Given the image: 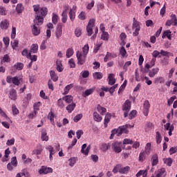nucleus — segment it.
Instances as JSON below:
<instances>
[{"instance_id": "nucleus-51", "label": "nucleus", "mask_w": 177, "mask_h": 177, "mask_svg": "<svg viewBox=\"0 0 177 177\" xmlns=\"http://www.w3.org/2000/svg\"><path fill=\"white\" fill-rule=\"evenodd\" d=\"M101 39H102L103 41H109V32H102Z\"/></svg>"}, {"instance_id": "nucleus-37", "label": "nucleus", "mask_w": 177, "mask_h": 177, "mask_svg": "<svg viewBox=\"0 0 177 177\" xmlns=\"http://www.w3.org/2000/svg\"><path fill=\"white\" fill-rule=\"evenodd\" d=\"M154 129V125L153 124V123L148 122H147L146 125H145V131H150L151 129Z\"/></svg>"}, {"instance_id": "nucleus-55", "label": "nucleus", "mask_w": 177, "mask_h": 177, "mask_svg": "<svg viewBox=\"0 0 177 177\" xmlns=\"http://www.w3.org/2000/svg\"><path fill=\"white\" fill-rule=\"evenodd\" d=\"M142 175H147V170H140L136 175V177H140Z\"/></svg>"}, {"instance_id": "nucleus-34", "label": "nucleus", "mask_w": 177, "mask_h": 177, "mask_svg": "<svg viewBox=\"0 0 177 177\" xmlns=\"http://www.w3.org/2000/svg\"><path fill=\"white\" fill-rule=\"evenodd\" d=\"M156 140L158 145H160V143H161V141L162 140L161 133H160L158 131L156 133Z\"/></svg>"}, {"instance_id": "nucleus-5", "label": "nucleus", "mask_w": 177, "mask_h": 177, "mask_svg": "<svg viewBox=\"0 0 177 177\" xmlns=\"http://www.w3.org/2000/svg\"><path fill=\"white\" fill-rule=\"evenodd\" d=\"M128 128H133V126H131V124H127L119 127L118 136H121L122 133H126V134L129 133V131L128 130Z\"/></svg>"}, {"instance_id": "nucleus-52", "label": "nucleus", "mask_w": 177, "mask_h": 177, "mask_svg": "<svg viewBox=\"0 0 177 177\" xmlns=\"http://www.w3.org/2000/svg\"><path fill=\"white\" fill-rule=\"evenodd\" d=\"M69 166L70 167H73V165H75L76 162H77V159H75V157L73 158H71L69 160Z\"/></svg>"}, {"instance_id": "nucleus-59", "label": "nucleus", "mask_w": 177, "mask_h": 177, "mask_svg": "<svg viewBox=\"0 0 177 177\" xmlns=\"http://www.w3.org/2000/svg\"><path fill=\"white\" fill-rule=\"evenodd\" d=\"M133 140L129 138H125L123 140V145H133Z\"/></svg>"}, {"instance_id": "nucleus-17", "label": "nucleus", "mask_w": 177, "mask_h": 177, "mask_svg": "<svg viewBox=\"0 0 177 177\" xmlns=\"http://www.w3.org/2000/svg\"><path fill=\"white\" fill-rule=\"evenodd\" d=\"M122 109L124 111H129V110H131V101H129V100H127L124 102Z\"/></svg>"}, {"instance_id": "nucleus-25", "label": "nucleus", "mask_w": 177, "mask_h": 177, "mask_svg": "<svg viewBox=\"0 0 177 177\" xmlns=\"http://www.w3.org/2000/svg\"><path fill=\"white\" fill-rule=\"evenodd\" d=\"M171 33H172V32H171L170 30H165L163 32L162 36V39H164V38L167 37V38H168V39H169V41H171Z\"/></svg>"}, {"instance_id": "nucleus-50", "label": "nucleus", "mask_w": 177, "mask_h": 177, "mask_svg": "<svg viewBox=\"0 0 177 177\" xmlns=\"http://www.w3.org/2000/svg\"><path fill=\"white\" fill-rule=\"evenodd\" d=\"M10 164L12 165V167H17V158L16 156H14L11 158V162Z\"/></svg>"}, {"instance_id": "nucleus-15", "label": "nucleus", "mask_w": 177, "mask_h": 177, "mask_svg": "<svg viewBox=\"0 0 177 177\" xmlns=\"http://www.w3.org/2000/svg\"><path fill=\"white\" fill-rule=\"evenodd\" d=\"M41 139L42 142H48L49 140V136H48V133H46V129H45L41 130Z\"/></svg>"}, {"instance_id": "nucleus-35", "label": "nucleus", "mask_w": 177, "mask_h": 177, "mask_svg": "<svg viewBox=\"0 0 177 177\" xmlns=\"http://www.w3.org/2000/svg\"><path fill=\"white\" fill-rule=\"evenodd\" d=\"M62 23H66L67 22V10H64L62 14Z\"/></svg>"}, {"instance_id": "nucleus-14", "label": "nucleus", "mask_w": 177, "mask_h": 177, "mask_svg": "<svg viewBox=\"0 0 177 177\" xmlns=\"http://www.w3.org/2000/svg\"><path fill=\"white\" fill-rule=\"evenodd\" d=\"M10 99L11 100H17V91L15 88L10 90Z\"/></svg>"}, {"instance_id": "nucleus-49", "label": "nucleus", "mask_w": 177, "mask_h": 177, "mask_svg": "<svg viewBox=\"0 0 177 177\" xmlns=\"http://www.w3.org/2000/svg\"><path fill=\"white\" fill-rule=\"evenodd\" d=\"M21 55L22 56H26V57H27V59H28L30 57V56H31V53H28V50L27 49H24L22 52H21Z\"/></svg>"}, {"instance_id": "nucleus-26", "label": "nucleus", "mask_w": 177, "mask_h": 177, "mask_svg": "<svg viewBox=\"0 0 177 177\" xmlns=\"http://www.w3.org/2000/svg\"><path fill=\"white\" fill-rule=\"evenodd\" d=\"M93 115L94 121H96L97 122H100L103 120V118H102L97 112H94Z\"/></svg>"}, {"instance_id": "nucleus-64", "label": "nucleus", "mask_w": 177, "mask_h": 177, "mask_svg": "<svg viewBox=\"0 0 177 177\" xmlns=\"http://www.w3.org/2000/svg\"><path fill=\"white\" fill-rule=\"evenodd\" d=\"M15 38H16V28L12 26V32H11V39H15Z\"/></svg>"}, {"instance_id": "nucleus-24", "label": "nucleus", "mask_w": 177, "mask_h": 177, "mask_svg": "<svg viewBox=\"0 0 177 177\" xmlns=\"http://www.w3.org/2000/svg\"><path fill=\"white\" fill-rule=\"evenodd\" d=\"M109 85H114L115 84V78H114V74L110 73L108 76Z\"/></svg>"}, {"instance_id": "nucleus-4", "label": "nucleus", "mask_w": 177, "mask_h": 177, "mask_svg": "<svg viewBox=\"0 0 177 177\" xmlns=\"http://www.w3.org/2000/svg\"><path fill=\"white\" fill-rule=\"evenodd\" d=\"M95 19H91L86 26V31L89 37H91V35L93 34V27H95Z\"/></svg>"}, {"instance_id": "nucleus-28", "label": "nucleus", "mask_w": 177, "mask_h": 177, "mask_svg": "<svg viewBox=\"0 0 177 177\" xmlns=\"http://www.w3.org/2000/svg\"><path fill=\"white\" fill-rule=\"evenodd\" d=\"M94 80H102L103 78V73L102 72H95L93 73Z\"/></svg>"}, {"instance_id": "nucleus-6", "label": "nucleus", "mask_w": 177, "mask_h": 177, "mask_svg": "<svg viewBox=\"0 0 177 177\" xmlns=\"http://www.w3.org/2000/svg\"><path fill=\"white\" fill-rule=\"evenodd\" d=\"M112 147V150L115 151V153H121L122 151V149L121 148V142H115L111 145Z\"/></svg>"}, {"instance_id": "nucleus-13", "label": "nucleus", "mask_w": 177, "mask_h": 177, "mask_svg": "<svg viewBox=\"0 0 177 177\" xmlns=\"http://www.w3.org/2000/svg\"><path fill=\"white\" fill-rule=\"evenodd\" d=\"M89 150H91V145L86 147V144H84L82 146L81 153L84 154V156H88V154H89Z\"/></svg>"}, {"instance_id": "nucleus-48", "label": "nucleus", "mask_w": 177, "mask_h": 177, "mask_svg": "<svg viewBox=\"0 0 177 177\" xmlns=\"http://www.w3.org/2000/svg\"><path fill=\"white\" fill-rule=\"evenodd\" d=\"M59 20V16L55 13H53L52 21L53 24H57Z\"/></svg>"}, {"instance_id": "nucleus-18", "label": "nucleus", "mask_w": 177, "mask_h": 177, "mask_svg": "<svg viewBox=\"0 0 177 177\" xmlns=\"http://www.w3.org/2000/svg\"><path fill=\"white\" fill-rule=\"evenodd\" d=\"M50 77L54 82H56L59 80V76H57V74H56L55 71H50Z\"/></svg>"}, {"instance_id": "nucleus-12", "label": "nucleus", "mask_w": 177, "mask_h": 177, "mask_svg": "<svg viewBox=\"0 0 177 177\" xmlns=\"http://www.w3.org/2000/svg\"><path fill=\"white\" fill-rule=\"evenodd\" d=\"M167 176V171H165V168H161L158 169L156 171V177H165Z\"/></svg>"}, {"instance_id": "nucleus-22", "label": "nucleus", "mask_w": 177, "mask_h": 177, "mask_svg": "<svg viewBox=\"0 0 177 177\" xmlns=\"http://www.w3.org/2000/svg\"><path fill=\"white\" fill-rule=\"evenodd\" d=\"M110 120H111V113H108L104 118V124L105 128H107V124L110 122Z\"/></svg>"}, {"instance_id": "nucleus-62", "label": "nucleus", "mask_w": 177, "mask_h": 177, "mask_svg": "<svg viewBox=\"0 0 177 177\" xmlns=\"http://www.w3.org/2000/svg\"><path fill=\"white\" fill-rule=\"evenodd\" d=\"M80 20H85L86 19V14L84 12H81L78 16Z\"/></svg>"}, {"instance_id": "nucleus-47", "label": "nucleus", "mask_w": 177, "mask_h": 177, "mask_svg": "<svg viewBox=\"0 0 177 177\" xmlns=\"http://www.w3.org/2000/svg\"><path fill=\"white\" fill-rule=\"evenodd\" d=\"M24 8L22 4H17L16 7V11L17 13H22Z\"/></svg>"}, {"instance_id": "nucleus-33", "label": "nucleus", "mask_w": 177, "mask_h": 177, "mask_svg": "<svg viewBox=\"0 0 177 177\" xmlns=\"http://www.w3.org/2000/svg\"><path fill=\"white\" fill-rule=\"evenodd\" d=\"M132 28L133 30H135L136 28H140V23L135 18H133V20Z\"/></svg>"}, {"instance_id": "nucleus-45", "label": "nucleus", "mask_w": 177, "mask_h": 177, "mask_svg": "<svg viewBox=\"0 0 177 177\" xmlns=\"http://www.w3.org/2000/svg\"><path fill=\"white\" fill-rule=\"evenodd\" d=\"M12 84L16 85L17 86H19L20 85V80H19V77L17 76L13 77Z\"/></svg>"}, {"instance_id": "nucleus-39", "label": "nucleus", "mask_w": 177, "mask_h": 177, "mask_svg": "<svg viewBox=\"0 0 177 177\" xmlns=\"http://www.w3.org/2000/svg\"><path fill=\"white\" fill-rule=\"evenodd\" d=\"M117 88H118V84H115L113 86L109 88V92L110 95H111V96L114 95V92H115V89H117Z\"/></svg>"}, {"instance_id": "nucleus-53", "label": "nucleus", "mask_w": 177, "mask_h": 177, "mask_svg": "<svg viewBox=\"0 0 177 177\" xmlns=\"http://www.w3.org/2000/svg\"><path fill=\"white\" fill-rule=\"evenodd\" d=\"M6 8L0 6V16H6Z\"/></svg>"}, {"instance_id": "nucleus-29", "label": "nucleus", "mask_w": 177, "mask_h": 177, "mask_svg": "<svg viewBox=\"0 0 177 177\" xmlns=\"http://www.w3.org/2000/svg\"><path fill=\"white\" fill-rule=\"evenodd\" d=\"M158 71H160V69L158 68H155L151 70V71L149 72V76L151 78H153V77L156 75V74L158 73Z\"/></svg>"}, {"instance_id": "nucleus-38", "label": "nucleus", "mask_w": 177, "mask_h": 177, "mask_svg": "<svg viewBox=\"0 0 177 177\" xmlns=\"http://www.w3.org/2000/svg\"><path fill=\"white\" fill-rule=\"evenodd\" d=\"M57 70L59 71V73H62L64 68H63V64H62V62L57 61Z\"/></svg>"}, {"instance_id": "nucleus-32", "label": "nucleus", "mask_w": 177, "mask_h": 177, "mask_svg": "<svg viewBox=\"0 0 177 177\" xmlns=\"http://www.w3.org/2000/svg\"><path fill=\"white\" fill-rule=\"evenodd\" d=\"M38 52V44H34L30 46V53H37Z\"/></svg>"}, {"instance_id": "nucleus-41", "label": "nucleus", "mask_w": 177, "mask_h": 177, "mask_svg": "<svg viewBox=\"0 0 177 177\" xmlns=\"http://www.w3.org/2000/svg\"><path fill=\"white\" fill-rule=\"evenodd\" d=\"M74 88V84H71L67 85L65 88H64V94L67 95V93H68V92H70V89Z\"/></svg>"}, {"instance_id": "nucleus-61", "label": "nucleus", "mask_w": 177, "mask_h": 177, "mask_svg": "<svg viewBox=\"0 0 177 177\" xmlns=\"http://www.w3.org/2000/svg\"><path fill=\"white\" fill-rule=\"evenodd\" d=\"M68 64H69V67L71 68H75V62H74V59L71 58V59H69Z\"/></svg>"}, {"instance_id": "nucleus-16", "label": "nucleus", "mask_w": 177, "mask_h": 177, "mask_svg": "<svg viewBox=\"0 0 177 177\" xmlns=\"http://www.w3.org/2000/svg\"><path fill=\"white\" fill-rule=\"evenodd\" d=\"M42 151H44V147H42V145H39L37 147L36 149L32 151V154L39 156V154H41Z\"/></svg>"}, {"instance_id": "nucleus-40", "label": "nucleus", "mask_w": 177, "mask_h": 177, "mask_svg": "<svg viewBox=\"0 0 177 177\" xmlns=\"http://www.w3.org/2000/svg\"><path fill=\"white\" fill-rule=\"evenodd\" d=\"M163 161L168 167H171L172 165V158H164Z\"/></svg>"}, {"instance_id": "nucleus-23", "label": "nucleus", "mask_w": 177, "mask_h": 177, "mask_svg": "<svg viewBox=\"0 0 177 177\" xmlns=\"http://www.w3.org/2000/svg\"><path fill=\"white\" fill-rule=\"evenodd\" d=\"M10 24L8 19H5L1 22V27L2 30H8V28L9 27Z\"/></svg>"}, {"instance_id": "nucleus-21", "label": "nucleus", "mask_w": 177, "mask_h": 177, "mask_svg": "<svg viewBox=\"0 0 177 177\" xmlns=\"http://www.w3.org/2000/svg\"><path fill=\"white\" fill-rule=\"evenodd\" d=\"M48 118L50 120L52 125H55V118H56V115L53 111H50L48 113Z\"/></svg>"}, {"instance_id": "nucleus-11", "label": "nucleus", "mask_w": 177, "mask_h": 177, "mask_svg": "<svg viewBox=\"0 0 177 177\" xmlns=\"http://www.w3.org/2000/svg\"><path fill=\"white\" fill-rule=\"evenodd\" d=\"M63 34V26L62 25H58L57 30L55 31V37L57 39H60V37H62Z\"/></svg>"}, {"instance_id": "nucleus-30", "label": "nucleus", "mask_w": 177, "mask_h": 177, "mask_svg": "<svg viewBox=\"0 0 177 177\" xmlns=\"http://www.w3.org/2000/svg\"><path fill=\"white\" fill-rule=\"evenodd\" d=\"M15 68L16 70H18V71H20L24 68V64L21 62H17L14 65Z\"/></svg>"}, {"instance_id": "nucleus-3", "label": "nucleus", "mask_w": 177, "mask_h": 177, "mask_svg": "<svg viewBox=\"0 0 177 177\" xmlns=\"http://www.w3.org/2000/svg\"><path fill=\"white\" fill-rule=\"evenodd\" d=\"M76 57L77 59V64H79L80 66L85 64V62H86V55H84V54H82V52L77 51Z\"/></svg>"}, {"instance_id": "nucleus-63", "label": "nucleus", "mask_w": 177, "mask_h": 177, "mask_svg": "<svg viewBox=\"0 0 177 177\" xmlns=\"http://www.w3.org/2000/svg\"><path fill=\"white\" fill-rule=\"evenodd\" d=\"M144 109L145 110H147V111H149V109H150V103L149 101L146 100L144 102Z\"/></svg>"}, {"instance_id": "nucleus-36", "label": "nucleus", "mask_w": 177, "mask_h": 177, "mask_svg": "<svg viewBox=\"0 0 177 177\" xmlns=\"http://www.w3.org/2000/svg\"><path fill=\"white\" fill-rule=\"evenodd\" d=\"M89 52V45L86 44L83 48H82V55L84 56H86Z\"/></svg>"}, {"instance_id": "nucleus-58", "label": "nucleus", "mask_w": 177, "mask_h": 177, "mask_svg": "<svg viewBox=\"0 0 177 177\" xmlns=\"http://www.w3.org/2000/svg\"><path fill=\"white\" fill-rule=\"evenodd\" d=\"M82 113L76 115L73 118L74 122H78L82 118Z\"/></svg>"}, {"instance_id": "nucleus-43", "label": "nucleus", "mask_w": 177, "mask_h": 177, "mask_svg": "<svg viewBox=\"0 0 177 177\" xmlns=\"http://www.w3.org/2000/svg\"><path fill=\"white\" fill-rule=\"evenodd\" d=\"M73 55H74V50L73 48H68L66 54V57L68 59Z\"/></svg>"}, {"instance_id": "nucleus-20", "label": "nucleus", "mask_w": 177, "mask_h": 177, "mask_svg": "<svg viewBox=\"0 0 177 177\" xmlns=\"http://www.w3.org/2000/svg\"><path fill=\"white\" fill-rule=\"evenodd\" d=\"M95 92V87L86 90L83 93V97H86V96H89V95H92Z\"/></svg>"}, {"instance_id": "nucleus-42", "label": "nucleus", "mask_w": 177, "mask_h": 177, "mask_svg": "<svg viewBox=\"0 0 177 177\" xmlns=\"http://www.w3.org/2000/svg\"><path fill=\"white\" fill-rule=\"evenodd\" d=\"M11 46L12 49L17 50V48H19V41L14 40V41H11Z\"/></svg>"}, {"instance_id": "nucleus-60", "label": "nucleus", "mask_w": 177, "mask_h": 177, "mask_svg": "<svg viewBox=\"0 0 177 177\" xmlns=\"http://www.w3.org/2000/svg\"><path fill=\"white\" fill-rule=\"evenodd\" d=\"M15 138H11L10 140H8L6 142V145L7 146H13V145H15Z\"/></svg>"}, {"instance_id": "nucleus-2", "label": "nucleus", "mask_w": 177, "mask_h": 177, "mask_svg": "<svg viewBox=\"0 0 177 177\" xmlns=\"http://www.w3.org/2000/svg\"><path fill=\"white\" fill-rule=\"evenodd\" d=\"M129 169H131V167L129 166L122 167V165L118 164L116 165L112 171L113 174H117L119 172V174H127L128 172H129Z\"/></svg>"}, {"instance_id": "nucleus-7", "label": "nucleus", "mask_w": 177, "mask_h": 177, "mask_svg": "<svg viewBox=\"0 0 177 177\" xmlns=\"http://www.w3.org/2000/svg\"><path fill=\"white\" fill-rule=\"evenodd\" d=\"M53 172V169L51 167H46L45 166H42L41 168L39 170V174L40 175H46L47 174H52Z\"/></svg>"}, {"instance_id": "nucleus-46", "label": "nucleus", "mask_w": 177, "mask_h": 177, "mask_svg": "<svg viewBox=\"0 0 177 177\" xmlns=\"http://www.w3.org/2000/svg\"><path fill=\"white\" fill-rule=\"evenodd\" d=\"M165 82V80L162 77H156L155 79V84H164Z\"/></svg>"}, {"instance_id": "nucleus-57", "label": "nucleus", "mask_w": 177, "mask_h": 177, "mask_svg": "<svg viewBox=\"0 0 177 177\" xmlns=\"http://www.w3.org/2000/svg\"><path fill=\"white\" fill-rule=\"evenodd\" d=\"M82 34V30H81V28H77L75 30V35H76V37H81Z\"/></svg>"}, {"instance_id": "nucleus-19", "label": "nucleus", "mask_w": 177, "mask_h": 177, "mask_svg": "<svg viewBox=\"0 0 177 177\" xmlns=\"http://www.w3.org/2000/svg\"><path fill=\"white\" fill-rule=\"evenodd\" d=\"M151 161L152 167L157 165V164H158V155L153 154L151 157Z\"/></svg>"}, {"instance_id": "nucleus-31", "label": "nucleus", "mask_w": 177, "mask_h": 177, "mask_svg": "<svg viewBox=\"0 0 177 177\" xmlns=\"http://www.w3.org/2000/svg\"><path fill=\"white\" fill-rule=\"evenodd\" d=\"M120 55H121L122 57H128V53H127V50H125V47H121L120 49Z\"/></svg>"}, {"instance_id": "nucleus-56", "label": "nucleus", "mask_w": 177, "mask_h": 177, "mask_svg": "<svg viewBox=\"0 0 177 177\" xmlns=\"http://www.w3.org/2000/svg\"><path fill=\"white\" fill-rule=\"evenodd\" d=\"M75 109V104L72 103L66 106V110L68 111H73V110Z\"/></svg>"}, {"instance_id": "nucleus-54", "label": "nucleus", "mask_w": 177, "mask_h": 177, "mask_svg": "<svg viewBox=\"0 0 177 177\" xmlns=\"http://www.w3.org/2000/svg\"><path fill=\"white\" fill-rule=\"evenodd\" d=\"M146 153L145 152H140V155H139V161H140L141 162H143V161H145V160L146 159Z\"/></svg>"}, {"instance_id": "nucleus-27", "label": "nucleus", "mask_w": 177, "mask_h": 177, "mask_svg": "<svg viewBox=\"0 0 177 177\" xmlns=\"http://www.w3.org/2000/svg\"><path fill=\"white\" fill-rule=\"evenodd\" d=\"M47 150L50 152V161H52L53 160V154H55V150L53 149V147L49 145L47 148Z\"/></svg>"}, {"instance_id": "nucleus-8", "label": "nucleus", "mask_w": 177, "mask_h": 177, "mask_svg": "<svg viewBox=\"0 0 177 177\" xmlns=\"http://www.w3.org/2000/svg\"><path fill=\"white\" fill-rule=\"evenodd\" d=\"M48 15V8L46 7L40 8V10H39V12H37V15L36 17H38L39 16L40 17L43 18L45 17Z\"/></svg>"}, {"instance_id": "nucleus-44", "label": "nucleus", "mask_w": 177, "mask_h": 177, "mask_svg": "<svg viewBox=\"0 0 177 177\" xmlns=\"http://www.w3.org/2000/svg\"><path fill=\"white\" fill-rule=\"evenodd\" d=\"M66 103H71L73 102V96L71 95H66L62 98Z\"/></svg>"}, {"instance_id": "nucleus-9", "label": "nucleus", "mask_w": 177, "mask_h": 177, "mask_svg": "<svg viewBox=\"0 0 177 177\" xmlns=\"http://www.w3.org/2000/svg\"><path fill=\"white\" fill-rule=\"evenodd\" d=\"M111 147V143L108 142H102L101 143L100 146V149L103 151L104 153H106V151H107V150H109V149Z\"/></svg>"}, {"instance_id": "nucleus-10", "label": "nucleus", "mask_w": 177, "mask_h": 177, "mask_svg": "<svg viewBox=\"0 0 177 177\" xmlns=\"http://www.w3.org/2000/svg\"><path fill=\"white\" fill-rule=\"evenodd\" d=\"M77 12V6H73V8L70 10L68 13L69 19L71 21H74L75 20V12Z\"/></svg>"}, {"instance_id": "nucleus-1", "label": "nucleus", "mask_w": 177, "mask_h": 177, "mask_svg": "<svg viewBox=\"0 0 177 177\" xmlns=\"http://www.w3.org/2000/svg\"><path fill=\"white\" fill-rule=\"evenodd\" d=\"M44 23V18L39 16H37L34 19V25L33 28L32 29V32L35 36L39 35L41 34V28H39V26Z\"/></svg>"}]
</instances>
